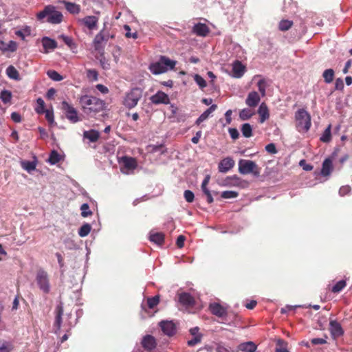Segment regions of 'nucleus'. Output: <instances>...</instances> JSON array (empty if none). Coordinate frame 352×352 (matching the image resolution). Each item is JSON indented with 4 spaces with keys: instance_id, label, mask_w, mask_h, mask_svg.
Instances as JSON below:
<instances>
[{
    "instance_id": "56",
    "label": "nucleus",
    "mask_w": 352,
    "mask_h": 352,
    "mask_svg": "<svg viewBox=\"0 0 352 352\" xmlns=\"http://www.w3.org/2000/svg\"><path fill=\"white\" fill-rule=\"evenodd\" d=\"M184 195V198L187 202L192 203L194 201L195 195H194V193L191 190H185Z\"/></svg>"
},
{
    "instance_id": "35",
    "label": "nucleus",
    "mask_w": 352,
    "mask_h": 352,
    "mask_svg": "<svg viewBox=\"0 0 352 352\" xmlns=\"http://www.w3.org/2000/svg\"><path fill=\"white\" fill-rule=\"evenodd\" d=\"M37 162L36 160L34 161H21V167L28 171V173H31L32 171L34 170L36 167Z\"/></svg>"
},
{
    "instance_id": "50",
    "label": "nucleus",
    "mask_w": 352,
    "mask_h": 352,
    "mask_svg": "<svg viewBox=\"0 0 352 352\" xmlns=\"http://www.w3.org/2000/svg\"><path fill=\"white\" fill-rule=\"evenodd\" d=\"M293 25V22L289 20H282L279 23V29L281 31L288 30Z\"/></svg>"
},
{
    "instance_id": "36",
    "label": "nucleus",
    "mask_w": 352,
    "mask_h": 352,
    "mask_svg": "<svg viewBox=\"0 0 352 352\" xmlns=\"http://www.w3.org/2000/svg\"><path fill=\"white\" fill-rule=\"evenodd\" d=\"M149 239L151 242L161 245L164 242V235L160 232L151 233Z\"/></svg>"
},
{
    "instance_id": "29",
    "label": "nucleus",
    "mask_w": 352,
    "mask_h": 352,
    "mask_svg": "<svg viewBox=\"0 0 352 352\" xmlns=\"http://www.w3.org/2000/svg\"><path fill=\"white\" fill-rule=\"evenodd\" d=\"M216 109H217V105L216 104H212L208 109H206L204 113H202L200 115V116L197 118V120L195 122L196 124L199 125L202 122H204L206 120H207L208 118V117L210 116V115L213 111H214Z\"/></svg>"
},
{
    "instance_id": "12",
    "label": "nucleus",
    "mask_w": 352,
    "mask_h": 352,
    "mask_svg": "<svg viewBox=\"0 0 352 352\" xmlns=\"http://www.w3.org/2000/svg\"><path fill=\"white\" fill-rule=\"evenodd\" d=\"M246 70L245 66L239 60H235L232 64V76L236 78H241Z\"/></svg>"
},
{
    "instance_id": "47",
    "label": "nucleus",
    "mask_w": 352,
    "mask_h": 352,
    "mask_svg": "<svg viewBox=\"0 0 352 352\" xmlns=\"http://www.w3.org/2000/svg\"><path fill=\"white\" fill-rule=\"evenodd\" d=\"M346 285V283L344 280L338 281L335 285L333 286L331 291L333 293H338L342 291Z\"/></svg>"
},
{
    "instance_id": "38",
    "label": "nucleus",
    "mask_w": 352,
    "mask_h": 352,
    "mask_svg": "<svg viewBox=\"0 0 352 352\" xmlns=\"http://www.w3.org/2000/svg\"><path fill=\"white\" fill-rule=\"evenodd\" d=\"M254 114V112L252 110L245 108L239 112V118L241 120H248L251 118Z\"/></svg>"
},
{
    "instance_id": "45",
    "label": "nucleus",
    "mask_w": 352,
    "mask_h": 352,
    "mask_svg": "<svg viewBox=\"0 0 352 352\" xmlns=\"http://www.w3.org/2000/svg\"><path fill=\"white\" fill-rule=\"evenodd\" d=\"M60 160V155L56 151H52L50 155L48 162L51 164H56Z\"/></svg>"
},
{
    "instance_id": "8",
    "label": "nucleus",
    "mask_w": 352,
    "mask_h": 352,
    "mask_svg": "<svg viewBox=\"0 0 352 352\" xmlns=\"http://www.w3.org/2000/svg\"><path fill=\"white\" fill-rule=\"evenodd\" d=\"M119 162L122 164V166L120 168L121 172L126 175L133 173L138 166L136 160L131 157L124 156Z\"/></svg>"
},
{
    "instance_id": "5",
    "label": "nucleus",
    "mask_w": 352,
    "mask_h": 352,
    "mask_svg": "<svg viewBox=\"0 0 352 352\" xmlns=\"http://www.w3.org/2000/svg\"><path fill=\"white\" fill-rule=\"evenodd\" d=\"M142 97V90L140 88H132L125 93L122 100V104L126 108L131 109L137 106Z\"/></svg>"
},
{
    "instance_id": "61",
    "label": "nucleus",
    "mask_w": 352,
    "mask_h": 352,
    "mask_svg": "<svg viewBox=\"0 0 352 352\" xmlns=\"http://www.w3.org/2000/svg\"><path fill=\"white\" fill-rule=\"evenodd\" d=\"M228 131H229V134H230V137L233 140H236L239 138V133L236 129L230 128Z\"/></svg>"
},
{
    "instance_id": "25",
    "label": "nucleus",
    "mask_w": 352,
    "mask_h": 352,
    "mask_svg": "<svg viewBox=\"0 0 352 352\" xmlns=\"http://www.w3.org/2000/svg\"><path fill=\"white\" fill-rule=\"evenodd\" d=\"M257 346L252 341L242 342L238 346V349L243 352H255Z\"/></svg>"
},
{
    "instance_id": "15",
    "label": "nucleus",
    "mask_w": 352,
    "mask_h": 352,
    "mask_svg": "<svg viewBox=\"0 0 352 352\" xmlns=\"http://www.w3.org/2000/svg\"><path fill=\"white\" fill-rule=\"evenodd\" d=\"M160 326L163 333L168 336H173L176 332V327L173 321H162Z\"/></svg>"
},
{
    "instance_id": "57",
    "label": "nucleus",
    "mask_w": 352,
    "mask_h": 352,
    "mask_svg": "<svg viewBox=\"0 0 352 352\" xmlns=\"http://www.w3.org/2000/svg\"><path fill=\"white\" fill-rule=\"evenodd\" d=\"M6 52H15L17 49V43L14 41H10L6 45Z\"/></svg>"
},
{
    "instance_id": "63",
    "label": "nucleus",
    "mask_w": 352,
    "mask_h": 352,
    "mask_svg": "<svg viewBox=\"0 0 352 352\" xmlns=\"http://www.w3.org/2000/svg\"><path fill=\"white\" fill-rule=\"evenodd\" d=\"M11 118L16 123H19L22 120L21 115L19 113H17V112L12 113H11Z\"/></svg>"
},
{
    "instance_id": "37",
    "label": "nucleus",
    "mask_w": 352,
    "mask_h": 352,
    "mask_svg": "<svg viewBox=\"0 0 352 352\" xmlns=\"http://www.w3.org/2000/svg\"><path fill=\"white\" fill-rule=\"evenodd\" d=\"M331 125L329 124L325 129V130L324 131V132L322 133V135L320 138V140L321 142L327 143L331 140Z\"/></svg>"
},
{
    "instance_id": "42",
    "label": "nucleus",
    "mask_w": 352,
    "mask_h": 352,
    "mask_svg": "<svg viewBox=\"0 0 352 352\" xmlns=\"http://www.w3.org/2000/svg\"><path fill=\"white\" fill-rule=\"evenodd\" d=\"M322 76L326 83H331L333 80L334 71L332 69H327L324 71Z\"/></svg>"
},
{
    "instance_id": "32",
    "label": "nucleus",
    "mask_w": 352,
    "mask_h": 352,
    "mask_svg": "<svg viewBox=\"0 0 352 352\" xmlns=\"http://www.w3.org/2000/svg\"><path fill=\"white\" fill-rule=\"evenodd\" d=\"M256 78H260L259 80L257 82L258 89L259 92L261 93L262 96H265L266 92V88H267V82L265 78H261L259 75H256L254 76L253 80H254Z\"/></svg>"
},
{
    "instance_id": "59",
    "label": "nucleus",
    "mask_w": 352,
    "mask_h": 352,
    "mask_svg": "<svg viewBox=\"0 0 352 352\" xmlns=\"http://www.w3.org/2000/svg\"><path fill=\"white\" fill-rule=\"evenodd\" d=\"M45 113V118L50 123L52 124L54 122V113L52 110L47 109L44 111Z\"/></svg>"
},
{
    "instance_id": "1",
    "label": "nucleus",
    "mask_w": 352,
    "mask_h": 352,
    "mask_svg": "<svg viewBox=\"0 0 352 352\" xmlns=\"http://www.w3.org/2000/svg\"><path fill=\"white\" fill-rule=\"evenodd\" d=\"M79 102L83 112L90 116L102 111L105 108L104 100L88 95L81 96Z\"/></svg>"
},
{
    "instance_id": "26",
    "label": "nucleus",
    "mask_w": 352,
    "mask_h": 352,
    "mask_svg": "<svg viewBox=\"0 0 352 352\" xmlns=\"http://www.w3.org/2000/svg\"><path fill=\"white\" fill-rule=\"evenodd\" d=\"M333 170V162L330 158L324 160L321 169V175L323 176H329Z\"/></svg>"
},
{
    "instance_id": "49",
    "label": "nucleus",
    "mask_w": 352,
    "mask_h": 352,
    "mask_svg": "<svg viewBox=\"0 0 352 352\" xmlns=\"http://www.w3.org/2000/svg\"><path fill=\"white\" fill-rule=\"evenodd\" d=\"M47 75L50 78L54 81H60L63 79V77L55 70H48L47 72Z\"/></svg>"
},
{
    "instance_id": "11",
    "label": "nucleus",
    "mask_w": 352,
    "mask_h": 352,
    "mask_svg": "<svg viewBox=\"0 0 352 352\" xmlns=\"http://www.w3.org/2000/svg\"><path fill=\"white\" fill-rule=\"evenodd\" d=\"M209 309L213 315L221 318L227 315L228 307L223 306L218 302H212L210 304Z\"/></svg>"
},
{
    "instance_id": "34",
    "label": "nucleus",
    "mask_w": 352,
    "mask_h": 352,
    "mask_svg": "<svg viewBox=\"0 0 352 352\" xmlns=\"http://www.w3.org/2000/svg\"><path fill=\"white\" fill-rule=\"evenodd\" d=\"M15 34L24 41L25 37L31 34V28L28 25L23 26L20 30L15 31Z\"/></svg>"
},
{
    "instance_id": "60",
    "label": "nucleus",
    "mask_w": 352,
    "mask_h": 352,
    "mask_svg": "<svg viewBox=\"0 0 352 352\" xmlns=\"http://www.w3.org/2000/svg\"><path fill=\"white\" fill-rule=\"evenodd\" d=\"M265 151L271 154H276L277 153V149L274 143L268 144L265 146Z\"/></svg>"
},
{
    "instance_id": "44",
    "label": "nucleus",
    "mask_w": 352,
    "mask_h": 352,
    "mask_svg": "<svg viewBox=\"0 0 352 352\" xmlns=\"http://www.w3.org/2000/svg\"><path fill=\"white\" fill-rule=\"evenodd\" d=\"M0 98L5 104L10 102L12 99L11 91L6 89L3 90L0 94Z\"/></svg>"
},
{
    "instance_id": "24",
    "label": "nucleus",
    "mask_w": 352,
    "mask_h": 352,
    "mask_svg": "<svg viewBox=\"0 0 352 352\" xmlns=\"http://www.w3.org/2000/svg\"><path fill=\"white\" fill-rule=\"evenodd\" d=\"M258 113L259 115V122L263 123L270 117V113L267 106L264 103H261L258 109Z\"/></svg>"
},
{
    "instance_id": "7",
    "label": "nucleus",
    "mask_w": 352,
    "mask_h": 352,
    "mask_svg": "<svg viewBox=\"0 0 352 352\" xmlns=\"http://www.w3.org/2000/svg\"><path fill=\"white\" fill-rule=\"evenodd\" d=\"M36 283L38 288L45 294L50 291V284L47 273L43 270H39L36 274Z\"/></svg>"
},
{
    "instance_id": "41",
    "label": "nucleus",
    "mask_w": 352,
    "mask_h": 352,
    "mask_svg": "<svg viewBox=\"0 0 352 352\" xmlns=\"http://www.w3.org/2000/svg\"><path fill=\"white\" fill-rule=\"evenodd\" d=\"M13 349L10 342L0 340V352H10Z\"/></svg>"
},
{
    "instance_id": "17",
    "label": "nucleus",
    "mask_w": 352,
    "mask_h": 352,
    "mask_svg": "<svg viewBox=\"0 0 352 352\" xmlns=\"http://www.w3.org/2000/svg\"><path fill=\"white\" fill-rule=\"evenodd\" d=\"M41 42L43 47V52L45 54L49 53L50 51L54 50L57 47L56 41L50 37H43Z\"/></svg>"
},
{
    "instance_id": "43",
    "label": "nucleus",
    "mask_w": 352,
    "mask_h": 352,
    "mask_svg": "<svg viewBox=\"0 0 352 352\" xmlns=\"http://www.w3.org/2000/svg\"><path fill=\"white\" fill-rule=\"evenodd\" d=\"M91 226L89 223L83 224L78 230V234L81 237L87 236L91 232Z\"/></svg>"
},
{
    "instance_id": "40",
    "label": "nucleus",
    "mask_w": 352,
    "mask_h": 352,
    "mask_svg": "<svg viewBox=\"0 0 352 352\" xmlns=\"http://www.w3.org/2000/svg\"><path fill=\"white\" fill-rule=\"evenodd\" d=\"M276 348L275 352H289L287 349V343L283 340L278 339L276 340Z\"/></svg>"
},
{
    "instance_id": "9",
    "label": "nucleus",
    "mask_w": 352,
    "mask_h": 352,
    "mask_svg": "<svg viewBox=\"0 0 352 352\" xmlns=\"http://www.w3.org/2000/svg\"><path fill=\"white\" fill-rule=\"evenodd\" d=\"M62 109L65 111L67 118L73 123L79 121L77 111L66 101L62 102Z\"/></svg>"
},
{
    "instance_id": "20",
    "label": "nucleus",
    "mask_w": 352,
    "mask_h": 352,
    "mask_svg": "<svg viewBox=\"0 0 352 352\" xmlns=\"http://www.w3.org/2000/svg\"><path fill=\"white\" fill-rule=\"evenodd\" d=\"M83 139L88 140L89 142H96L100 137V133L98 131L91 129L85 131L82 135Z\"/></svg>"
},
{
    "instance_id": "31",
    "label": "nucleus",
    "mask_w": 352,
    "mask_h": 352,
    "mask_svg": "<svg viewBox=\"0 0 352 352\" xmlns=\"http://www.w3.org/2000/svg\"><path fill=\"white\" fill-rule=\"evenodd\" d=\"M230 179L232 181V184L235 186L245 188L248 187V186H249L248 182L242 179L237 175L232 176L231 177H230Z\"/></svg>"
},
{
    "instance_id": "48",
    "label": "nucleus",
    "mask_w": 352,
    "mask_h": 352,
    "mask_svg": "<svg viewBox=\"0 0 352 352\" xmlns=\"http://www.w3.org/2000/svg\"><path fill=\"white\" fill-rule=\"evenodd\" d=\"M45 111V102L41 98H38L36 100V107H35V111L38 114H42L44 113Z\"/></svg>"
},
{
    "instance_id": "55",
    "label": "nucleus",
    "mask_w": 352,
    "mask_h": 352,
    "mask_svg": "<svg viewBox=\"0 0 352 352\" xmlns=\"http://www.w3.org/2000/svg\"><path fill=\"white\" fill-rule=\"evenodd\" d=\"M98 76V72L95 69H88L87 72V77L91 81H96Z\"/></svg>"
},
{
    "instance_id": "62",
    "label": "nucleus",
    "mask_w": 352,
    "mask_h": 352,
    "mask_svg": "<svg viewBox=\"0 0 352 352\" xmlns=\"http://www.w3.org/2000/svg\"><path fill=\"white\" fill-rule=\"evenodd\" d=\"M60 37L62 38L64 43L69 47H72L74 45L73 40L71 37H69L64 34L61 35Z\"/></svg>"
},
{
    "instance_id": "52",
    "label": "nucleus",
    "mask_w": 352,
    "mask_h": 352,
    "mask_svg": "<svg viewBox=\"0 0 352 352\" xmlns=\"http://www.w3.org/2000/svg\"><path fill=\"white\" fill-rule=\"evenodd\" d=\"M160 298L158 296H155L152 298L147 299V305L149 309H153L159 304Z\"/></svg>"
},
{
    "instance_id": "18",
    "label": "nucleus",
    "mask_w": 352,
    "mask_h": 352,
    "mask_svg": "<svg viewBox=\"0 0 352 352\" xmlns=\"http://www.w3.org/2000/svg\"><path fill=\"white\" fill-rule=\"evenodd\" d=\"M142 347L148 351H152L154 349L157 345L155 338L151 336V335H146L143 337L142 342H141Z\"/></svg>"
},
{
    "instance_id": "46",
    "label": "nucleus",
    "mask_w": 352,
    "mask_h": 352,
    "mask_svg": "<svg viewBox=\"0 0 352 352\" xmlns=\"http://www.w3.org/2000/svg\"><path fill=\"white\" fill-rule=\"evenodd\" d=\"M104 39V36L102 32H100L96 35L93 41L95 50H98L100 49V44L103 42Z\"/></svg>"
},
{
    "instance_id": "10",
    "label": "nucleus",
    "mask_w": 352,
    "mask_h": 352,
    "mask_svg": "<svg viewBox=\"0 0 352 352\" xmlns=\"http://www.w3.org/2000/svg\"><path fill=\"white\" fill-rule=\"evenodd\" d=\"M76 21L80 26L86 27L89 30L97 28L98 23V19L95 16H87L84 18H78Z\"/></svg>"
},
{
    "instance_id": "4",
    "label": "nucleus",
    "mask_w": 352,
    "mask_h": 352,
    "mask_svg": "<svg viewBox=\"0 0 352 352\" xmlns=\"http://www.w3.org/2000/svg\"><path fill=\"white\" fill-rule=\"evenodd\" d=\"M175 60H170L166 56H162L160 60L149 65V69L153 74L157 75L173 69L176 65Z\"/></svg>"
},
{
    "instance_id": "39",
    "label": "nucleus",
    "mask_w": 352,
    "mask_h": 352,
    "mask_svg": "<svg viewBox=\"0 0 352 352\" xmlns=\"http://www.w3.org/2000/svg\"><path fill=\"white\" fill-rule=\"evenodd\" d=\"M241 131L245 138H250L252 135V127L249 123L242 124Z\"/></svg>"
},
{
    "instance_id": "33",
    "label": "nucleus",
    "mask_w": 352,
    "mask_h": 352,
    "mask_svg": "<svg viewBox=\"0 0 352 352\" xmlns=\"http://www.w3.org/2000/svg\"><path fill=\"white\" fill-rule=\"evenodd\" d=\"M6 73L10 79L15 80H19L21 79L19 72L13 65L8 66L6 69Z\"/></svg>"
},
{
    "instance_id": "27",
    "label": "nucleus",
    "mask_w": 352,
    "mask_h": 352,
    "mask_svg": "<svg viewBox=\"0 0 352 352\" xmlns=\"http://www.w3.org/2000/svg\"><path fill=\"white\" fill-rule=\"evenodd\" d=\"M62 3L65 6V9L72 14H78L80 12V6L75 3L67 1H63Z\"/></svg>"
},
{
    "instance_id": "23",
    "label": "nucleus",
    "mask_w": 352,
    "mask_h": 352,
    "mask_svg": "<svg viewBox=\"0 0 352 352\" xmlns=\"http://www.w3.org/2000/svg\"><path fill=\"white\" fill-rule=\"evenodd\" d=\"M210 175H207L205 176V177L202 182V184H201V190L207 197V201L209 204H211L213 202V197L212 196V194H211L210 190L207 188V186L210 182Z\"/></svg>"
},
{
    "instance_id": "30",
    "label": "nucleus",
    "mask_w": 352,
    "mask_h": 352,
    "mask_svg": "<svg viewBox=\"0 0 352 352\" xmlns=\"http://www.w3.org/2000/svg\"><path fill=\"white\" fill-rule=\"evenodd\" d=\"M179 301L183 305L190 306L193 305L194 298L190 294L184 292L179 294Z\"/></svg>"
},
{
    "instance_id": "6",
    "label": "nucleus",
    "mask_w": 352,
    "mask_h": 352,
    "mask_svg": "<svg viewBox=\"0 0 352 352\" xmlns=\"http://www.w3.org/2000/svg\"><path fill=\"white\" fill-rule=\"evenodd\" d=\"M239 172L242 175L252 173L254 177H258L261 171L254 161L241 159L239 161Z\"/></svg>"
},
{
    "instance_id": "19",
    "label": "nucleus",
    "mask_w": 352,
    "mask_h": 352,
    "mask_svg": "<svg viewBox=\"0 0 352 352\" xmlns=\"http://www.w3.org/2000/svg\"><path fill=\"white\" fill-rule=\"evenodd\" d=\"M261 100L259 94L256 91H251L248 94L245 100V104L250 107H256Z\"/></svg>"
},
{
    "instance_id": "54",
    "label": "nucleus",
    "mask_w": 352,
    "mask_h": 352,
    "mask_svg": "<svg viewBox=\"0 0 352 352\" xmlns=\"http://www.w3.org/2000/svg\"><path fill=\"white\" fill-rule=\"evenodd\" d=\"M81 215L83 217H87L92 214V212L89 209L88 204H83L80 207Z\"/></svg>"
},
{
    "instance_id": "3",
    "label": "nucleus",
    "mask_w": 352,
    "mask_h": 352,
    "mask_svg": "<svg viewBox=\"0 0 352 352\" xmlns=\"http://www.w3.org/2000/svg\"><path fill=\"white\" fill-rule=\"evenodd\" d=\"M296 127L299 133H307L311 126L310 114L304 109H298L295 113Z\"/></svg>"
},
{
    "instance_id": "58",
    "label": "nucleus",
    "mask_w": 352,
    "mask_h": 352,
    "mask_svg": "<svg viewBox=\"0 0 352 352\" xmlns=\"http://www.w3.org/2000/svg\"><path fill=\"white\" fill-rule=\"evenodd\" d=\"M232 111L231 109L228 110L225 113L226 122L222 124V125L223 126H226V125L230 124L231 123V122H232Z\"/></svg>"
},
{
    "instance_id": "28",
    "label": "nucleus",
    "mask_w": 352,
    "mask_h": 352,
    "mask_svg": "<svg viewBox=\"0 0 352 352\" xmlns=\"http://www.w3.org/2000/svg\"><path fill=\"white\" fill-rule=\"evenodd\" d=\"M192 30L194 33L201 36H206L209 32L208 26L204 23H198L195 25Z\"/></svg>"
},
{
    "instance_id": "2",
    "label": "nucleus",
    "mask_w": 352,
    "mask_h": 352,
    "mask_svg": "<svg viewBox=\"0 0 352 352\" xmlns=\"http://www.w3.org/2000/svg\"><path fill=\"white\" fill-rule=\"evenodd\" d=\"M36 19L41 22H47L50 24H60L63 21V15L53 5H47L44 9L36 14Z\"/></svg>"
},
{
    "instance_id": "51",
    "label": "nucleus",
    "mask_w": 352,
    "mask_h": 352,
    "mask_svg": "<svg viewBox=\"0 0 352 352\" xmlns=\"http://www.w3.org/2000/svg\"><path fill=\"white\" fill-rule=\"evenodd\" d=\"M193 78L200 89H204L206 87L207 84L206 80L200 75L195 74Z\"/></svg>"
},
{
    "instance_id": "13",
    "label": "nucleus",
    "mask_w": 352,
    "mask_h": 352,
    "mask_svg": "<svg viewBox=\"0 0 352 352\" xmlns=\"http://www.w3.org/2000/svg\"><path fill=\"white\" fill-rule=\"evenodd\" d=\"M329 331L331 336L336 339L342 336L344 331L341 324L336 320H331L329 322Z\"/></svg>"
},
{
    "instance_id": "64",
    "label": "nucleus",
    "mask_w": 352,
    "mask_h": 352,
    "mask_svg": "<svg viewBox=\"0 0 352 352\" xmlns=\"http://www.w3.org/2000/svg\"><path fill=\"white\" fill-rule=\"evenodd\" d=\"M351 190V188L349 186H343L339 190V194L341 196H344L348 194Z\"/></svg>"
},
{
    "instance_id": "22",
    "label": "nucleus",
    "mask_w": 352,
    "mask_h": 352,
    "mask_svg": "<svg viewBox=\"0 0 352 352\" xmlns=\"http://www.w3.org/2000/svg\"><path fill=\"white\" fill-rule=\"evenodd\" d=\"M199 330L197 327L190 329V333L193 338L188 341V346H193L201 342L202 336L199 333Z\"/></svg>"
},
{
    "instance_id": "53",
    "label": "nucleus",
    "mask_w": 352,
    "mask_h": 352,
    "mask_svg": "<svg viewBox=\"0 0 352 352\" xmlns=\"http://www.w3.org/2000/svg\"><path fill=\"white\" fill-rule=\"evenodd\" d=\"M221 196L223 199H233L238 196V192L233 190H226L221 192Z\"/></svg>"
},
{
    "instance_id": "16",
    "label": "nucleus",
    "mask_w": 352,
    "mask_h": 352,
    "mask_svg": "<svg viewBox=\"0 0 352 352\" xmlns=\"http://www.w3.org/2000/svg\"><path fill=\"white\" fill-rule=\"evenodd\" d=\"M234 166V161L232 158L228 157L220 161L218 165V169L220 173H226L232 168Z\"/></svg>"
},
{
    "instance_id": "21",
    "label": "nucleus",
    "mask_w": 352,
    "mask_h": 352,
    "mask_svg": "<svg viewBox=\"0 0 352 352\" xmlns=\"http://www.w3.org/2000/svg\"><path fill=\"white\" fill-rule=\"evenodd\" d=\"M63 314V309L61 305H59L56 308V318L54 322V327L56 328L55 333H58L61 328L62 316Z\"/></svg>"
},
{
    "instance_id": "14",
    "label": "nucleus",
    "mask_w": 352,
    "mask_h": 352,
    "mask_svg": "<svg viewBox=\"0 0 352 352\" xmlns=\"http://www.w3.org/2000/svg\"><path fill=\"white\" fill-rule=\"evenodd\" d=\"M151 100L153 104H167L170 102L168 96L163 91H158L155 94L151 97Z\"/></svg>"
}]
</instances>
